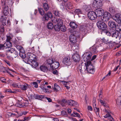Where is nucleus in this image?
<instances>
[{"mask_svg": "<svg viewBox=\"0 0 121 121\" xmlns=\"http://www.w3.org/2000/svg\"><path fill=\"white\" fill-rule=\"evenodd\" d=\"M56 23L58 25L61 26L63 25L62 21L60 18L57 19Z\"/></svg>", "mask_w": 121, "mask_h": 121, "instance_id": "c85d7f7f", "label": "nucleus"}, {"mask_svg": "<svg viewBox=\"0 0 121 121\" xmlns=\"http://www.w3.org/2000/svg\"><path fill=\"white\" fill-rule=\"evenodd\" d=\"M33 85L34 86L35 88H37L38 86L37 83L36 82H34L33 83Z\"/></svg>", "mask_w": 121, "mask_h": 121, "instance_id": "5fc2aeb1", "label": "nucleus"}, {"mask_svg": "<svg viewBox=\"0 0 121 121\" xmlns=\"http://www.w3.org/2000/svg\"><path fill=\"white\" fill-rule=\"evenodd\" d=\"M3 26H4L3 25L2 26H0V29L1 31L2 32H4V27Z\"/></svg>", "mask_w": 121, "mask_h": 121, "instance_id": "e2e57ef3", "label": "nucleus"}, {"mask_svg": "<svg viewBox=\"0 0 121 121\" xmlns=\"http://www.w3.org/2000/svg\"><path fill=\"white\" fill-rule=\"evenodd\" d=\"M94 12L97 17H101L104 13V10L102 8H97Z\"/></svg>", "mask_w": 121, "mask_h": 121, "instance_id": "423d86ee", "label": "nucleus"}, {"mask_svg": "<svg viewBox=\"0 0 121 121\" xmlns=\"http://www.w3.org/2000/svg\"><path fill=\"white\" fill-rule=\"evenodd\" d=\"M54 26L52 23L51 22H49L48 25V29H52L53 27Z\"/></svg>", "mask_w": 121, "mask_h": 121, "instance_id": "473e14b6", "label": "nucleus"}, {"mask_svg": "<svg viewBox=\"0 0 121 121\" xmlns=\"http://www.w3.org/2000/svg\"><path fill=\"white\" fill-rule=\"evenodd\" d=\"M66 103H67V101L65 99H62L60 102V104L62 106H64Z\"/></svg>", "mask_w": 121, "mask_h": 121, "instance_id": "7c9ffc66", "label": "nucleus"}, {"mask_svg": "<svg viewBox=\"0 0 121 121\" xmlns=\"http://www.w3.org/2000/svg\"><path fill=\"white\" fill-rule=\"evenodd\" d=\"M92 54L90 52L85 53L83 55L82 58L83 60L86 61L85 63L84 67L83 66H79L78 69L81 73L84 71L85 73H89L93 74L95 71V67L91 62V58Z\"/></svg>", "mask_w": 121, "mask_h": 121, "instance_id": "f257e3e1", "label": "nucleus"}, {"mask_svg": "<svg viewBox=\"0 0 121 121\" xmlns=\"http://www.w3.org/2000/svg\"><path fill=\"white\" fill-rule=\"evenodd\" d=\"M0 21L2 22V24L3 26L6 25V20L3 17V16H2L0 18Z\"/></svg>", "mask_w": 121, "mask_h": 121, "instance_id": "bb28decb", "label": "nucleus"}, {"mask_svg": "<svg viewBox=\"0 0 121 121\" xmlns=\"http://www.w3.org/2000/svg\"><path fill=\"white\" fill-rule=\"evenodd\" d=\"M108 39H107L106 38H104L102 39H101L100 40V41L103 43H107V42H108Z\"/></svg>", "mask_w": 121, "mask_h": 121, "instance_id": "de8ad7c7", "label": "nucleus"}, {"mask_svg": "<svg viewBox=\"0 0 121 121\" xmlns=\"http://www.w3.org/2000/svg\"><path fill=\"white\" fill-rule=\"evenodd\" d=\"M70 58L69 56L65 57L63 59V62L65 65H69L71 64L70 61Z\"/></svg>", "mask_w": 121, "mask_h": 121, "instance_id": "f8f14e48", "label": "nucleus"}, {"mask_svg": "<svg viewBox=\"0 0 121 121\" xmlns=\"http://www.w3.org/2000/svg\"><path fill=\"white\" fill-rule=\"evenodd\" d=\"M111 116V114L109 112L108 113H107L106 115L104 117L105 118H107L108 117L109 118L110 116Z\"/></svg>", "mask_w": 121, "mask_h": 121, "instance_id": "6e6d98bb", "label": "nucleus"}, {"mask_svg": "<svg viewBox=\"0 0 121 121\" xmlns=\"http://www.w3.org/2000/svg\"><path fill=\"white\" fill-rule=\"evenodd\" d=\"M14 51V49L13 48H10L7 51V53H6V55L9 53H10L11 54L13 53Z\"/></svg>", "mask_w": 121, "mask_h": 121, "instance_id": "2f4dec72", "label": "nucleus"}, {"mask_svg": "<svg viewBox=\"0 0 121 121\" xmlns=\"http://www.w3.org/2000/svg\"><path fill=\"white\" fill-rule=\"evenodd\" d=\"M19 55L20 57L22 58L25 59L26 57L25 53L19 52Z\"/></svg>", "mask_w": 121, "mask_h": 121, "instance_id": "c03bdc74", "label": "nucleus"}, {"mask_svg": "<svg viewBox=\"0 0 121 121\" xmlns=\"http://www.w3.org/2000/svg\"><path fill=\"white\" fill-rule=\"evenodd\" d=\"M73 49H78V44H74L73 45Z\"/></svg>", "mask_w": 121, "mask_h": 121, "instance_id": "bf43d9fd", "label": "nucleus"}, {"mask_svg": "<svg viewBox=\"0 0 121 121\" xmlns=\"http://www.w3.org/2000/svg\"><path fill=\"white\" fill-rule=\"evenodd\" d=\"M60 26L58 25L57 24L55 25L54 27L55 30L57 31H59L60 30Z\"/></svg>", "mask_w": 121, "mask_h": 121, "instance_id": "ea45409f", "label": "nucleus"}, {"mask_svg": "<svg viewBox=\"0 0 121 121\" xmlns=\"http://www.w3.org/2000/svg\"><path fill=\"white\" fill-rule=\"evenodd\" d=\"M7 39H6L7 41H10L12 39V37L10 36V35H7L6 36Z\"/></svg>", "mask_w": 121, "mask_h": 121, "instance_id": "864d4df0", "label": "nucleus"}, {"mask_svg": "<svg viewBox=\"0 0 121 121\" xmlns=\"http://www.w3.org/2000/svg\"><path fill=\"white\" fill-rule=\"evenodd\" d=\"M33 97L35 99H38L40 100H41L43 98V96L42 95H39L36 94H34L33 96Z\"/></svg>", "mask_w": 121, "mask_h": 121, "instance_id": "a878e982", "label": "nucleus"}, {"mask_svg": "<svg viewBox=\"0 0 121 121\" xmlns=\"http://www.w3.org/2000/svg\"><path fill=\"white\" fill-rule=\"evenodd\" d=\"M4 61L6 64H7L9 66H10V62L6 60H4Z\"/></svg>", "mask_w": 121, "mask_h": 121, "instance_id": "69168bd1", "label": "nucleus"}, {"mask_svg": "<svg viewBox=\"0 0 121 121\" xmlns=\"http://www.w3.org/2000/svg\"><path fill=\"white\" fill-rule=\"evenodd\" d=\"M75 14H82V11L79 9H76L74 11Z\"/></svg>", "mask_w": 121, "mask_h": 121, "instance_id": "e433bc0d", "label": "nucleus"}, {"mask_svg": "<svg viewBox=\"0 0 121 121\" xmlns=\"http://www.w3.org/2000/svg\"><path fill=\"white\" fill-rule=\"evenodd\" d=\"M112 19L116 22L118 23H121V15L119 13H117L113 16Z\"/></svg>", "mask_w": 121, "mask_h": 121, "instance_id": "6e6552de", "label": "nucleus"}, {"mask_svg": "<svg viewBox=\"0 0 121 121\" xmlns=\"http://www.w3.org/2000/svg\"><path fill=\"white\" fill-rule=\"evenodd\" d=\"M112 29L110 30V31H106V35L108 36H111V33L112 32Z\"/></svg>", "mask_w": 121, "mask_h": 121, "instance_id": "3c124183", "label": "nucleus"}, {"mask_svg": "<svg viewBox=\"0 0 121 121\" xmlns=\"http://www.w3.org/2000/svg\"><path fill=\"white\" fill-rule=\"evenodd\" d=\"M22 90L25 91L28 88H30L31 86L26 83H25L23 85L20 86Z\"/></svg>", "mask_w": 121, "mask_h": 121, "instance_id": "6ab92c4d", "label": "nucleus"}, {"mask_svg": "<svg viewBox=\"0 0 121 121\" xmlns=\"http://www.w3.org/2000/svg\"><path fill=\"white\" fill-rule=\"evenodd\" d=\"M12 41L13 43L15 45L18 44V41L15 38H13L12 39Z\"/></svg>", "mask_w": 121, "mask_h": 121, "instance_id": "49530a36", "label": "nucleus"}, {"mask_svg": "<svg viewBox=\"0 0 121 121\" xmlns=\"http://www.w3.org/2000/svg\"><path fill=\"white\" fill-rule=\"evenodd\" d=\"M69 24L70 27L73 29H75L77 27V25L75 22H70Z\"/></svg>", "mask_w": 121, "mask_h": 121, "instance_id": "5701e85b", "label": "nucleus"}, {"mask_svg": "<svg viewBox=\"0 0 121 121\" xmlns=\"http://www.w3.org/2000/svg\"><path fill=\"white\" fill-rule=\"evenodd\" d=\"M116 102L117 104H121V96L116 99Z\"/></svg>", "mask_w": 121, "mask_h": 121, "instance_id": "58836bf2", "label": "nucleus"}, {"mask_svg": "<svg viewBox=\"0 0 121 121\" xmlns=\"http://www.w3.org/2000/svg\"><path fill=\"white\" fill-rule=\"evenodd\" d=\"M73 113L74 114H71V116H72L77 117L79 118L80 117V115L78 113L74 112H73Z\"/></svg>", "mask_w": 121, "mask_h": 121, "instance_id": "37998d69", "label": "nucleus"}, {"mask_svg": "<svg viewBox=\"0 0 121 121\" xmlns=\"http://www.w3.org/2000/svg\"><path fill=\"white\" fill-rule=\"evenodd\" d=\"M116 30L117 31H121V24H119L116 26Z\"/></svg>", "mask_w": 121, "mask_h": 121, "instance_id": "72a5a7b5", "label": "nucleus"}, {"mask_svg": "<svg viewBox=\"0 0 121 121\" xmlns=\"http://www.w3.org/2000/svg\"><path fill=\"white\" fill-rule=\"evenodd\" d=\"M54 13L55 15L57 17H60V13L58 10H54Z\"/></svg>", "mask_w": 121, "mask_h": 121, "instance_id": "c9c22d12", "label": "nucleus"}, {"mask_svg": "<svg viewBox=\"0 0 121 121\" xmlns=\"http://www.w3.org/2000/svg\"><path fill=\"white\" fill-rule=\"evenodd\" d=\"M91 8L90 5H85L84 6L83 9L86 11H87L89 10Z\"/></svg>", "mask_w": 121, "mask_h": 121, "instance_id": "c756f323", "label": "nucleus"}, {"mask_svg": "<svg viewBox=\"0 0 121 121\" xmlns=\"http://www.w3.org/2000/svg\"><path fill=\"white\" fill-rule=\"evenodd\" d=\"M109 119L110 121H114L113 118L112 117L111 115V116H110L109 117Z\"/></svg>", "mask_w": 121, "mask_h": 121, "instance_id": "774afa93", "label": "nucleus"}, {"mask_svg": "<svg viewBox=\"0 0 121 121\" xmlns=\"http://www.w3.org/2000/svg\"><path fill=\"white\" fill-rule=\"evenodd\" d=\"M112 32L111 33V36L112 37H115L116 39L118 37V32L117 30L112 29Z\"/></svg>", "mask_w": 121, "mask_h": 121, "instance_id": "dca6fc26", "label": "nucleus"}, {"mask_svg": "<svg viewBox=\"0 0 121 121\" xmlns=\"http://www.w3.org/2000/svg\"><path fill=\"white\" fill-rule=\"evenodd\" d=\"M38 10L41 16H43L44 15V16L43 17V18L45 19V20H48L49 18H51L52 17V13L50 11H49L46 13H45L44 11L42 8H38Z\"/></svg>", "mask_w": 121, "mask_h": 121, "instance_id": "f03ea898", "label": "nucleus"}, {"mask_svg": "<svg viewBox=\"0 0 121 121\" xmlns=\"http://www.w3.org/2000/svg\"><path fill=\"white\" fill-rule=\"evenodd\" d=\"M87 16L91 20L95 19L97 18L95 13L94 11H90L88 12Z\"/></svg>", "mask_w": 121, "mask_h": 121, "instance_id": "0eeeda50", "label": "nucleus"}, {"mask_svg": "<svg viewBox=\"0 0 121 121\" xmlns=\"http://www.w3.org/2000/svg\"><path fill=\"white\" fill-rule=\"evenodd\" d=\"M69 39L72 43H75L77 41L76 36L74 34H71L69 36Z\"/></svg>", "mask_w": 121, "mask_h": 121, "instance_id": "ddd939ff", "label": "nucleus"}, {"mask_svg": "<svg viewBox=\"0 0 121 121\" xmlns=\"http://www.w3.org/2000/svg\"><path fill=\"white\" fill-rule=\"evenodd\" d=\"M110 14L108 12L106 11L104 12L101 16V19L104 22H106L108 21L109 19V16Z\"/></svg>", "mask_w": 121, "mask_h": 121, "instance_id": "20e7f679", "label": "nucleus"}, {"mask_svg": "<svg viewBox=\"0 0 121 121\" xmlns=\"http://www.w3.org/2000/svg\"><path fill=\"white\" fill-rule=\"evenodd\" d=\"M67 104L71 106H74L77 107L78 106V103L72 100H68Z\"/></svg>", "mask_w": 121, "mask_h": 121, "instance_id": "9b49d317", "label": "nucleus"}, {"mask_svg": "<svg viewBox=\"0 0 121 121\" xmlns=\"http://www.w3.org/2000/svg\"><path fill=\"white\" fill-rule=\"evenodd\" d=\"M28 64H30L34 68H36L38 65V64L36 61L34 60H31V61L28 62Z\"/></svg>", "mask_w": 121, "mask_h": 121, "instance_id": "2eb2a0df", "label": "nucleus"}, {"mask_svg": "<svg viewBox=\"0 0 121 121\" xmlns=\"http://www.w3.org/2000/svg\"><path fill=\"white\" fill-rule=\"evenodd\" d=\"M108 25L110 27L112 28L115 29L117 25L114 22L110 21L108 23Z\"/></svg>", "mask_w": 121, "mask_h": 121, "instance_id": "aec40b11", "label": "nucleus"}, {"mask_svg": "<svg viewBox=\"0 0 121 121\" xmlns=\"http://www.w3.org/2000/svg\"><path fill=\"white\" fill-rule=\"evenodd\" d=\"M19 51V52L25 53V51L24 50V48L22 47Z\"/></svg>", "mask_w": 121, "mask_h": 121, "instance_id": "0e129e2a", "label": "nucleus"}, {"mask_svg": "<svg viewBox=\"0 0 121 121\" xmlns=\"http://www.w3.org/2000/svg\"><path fill=\"white\" fill-rule=\"evenodd\" d=\"M60 65L59 62L57 61L53 62V63L50 66L51 69H55L58 67Z\"/></svg>", "mask_w": 121, "mask_h": 121, "instance_id": "4468645a", "label": "nucleus"}, {"mask_svg": "<svg viewBox=\"0 0 121 121\" xmlns=\"http://www.w3.org/2000/svg\"><path fill=\"white\" fill-rule=\"evenodd\" d=\"M6 47L3 44H0V50H4Z\"/></svg>", "mask_w": 121, "mask_h": 121, "instance_id": "8fccbe9b", "label": "nucleus"}, {"mask_svg": "<svg viewBox=\"0 0 121 121\" xmlns=\"http://www.w3.org/2000/svg\"><path fill=\"white\" fill-rule=\"evenodd\" d=\"M109 11L112 13L114 14L115 12V8L113 7H110L109 8Z\"/></svg>", "mask_w": 121, "mask_h": 121, "instance_id": "a19ab883", "label": "nucleus"}, {"mask_svg": "<svg viewBox=\"0 0 121 121\" xmlns=\"http://www.w3.org/2000/svg\"><path fill=\"white\" fill-rule=\"evenodd\" d=\"M15 32L16 33H19L20 31V29L18 27H17L15 29Z\"/></svg>", "mask_w": 121, "mask_h": 121, "instance_id": "680f3d73", "label": "nucleus"}, {"mask_svg": "<svg viewBox=\"0 0 121 121\" xmlns=\"http://www.w3.org/2000/svg\"><path fill=\"white\" fill-rule=\"evenodd\" d=\"M98 28L103 30H106L107 29L106 25L105 22L102 21H99L97 23Z\"/></svg>", "mask_w": 121, "mask_h": 121, "instance_id": "7ed1b4c3", "label": "nucleus"}, {"mask_svg": "<svg viewBox=\"0 0 121 121\" xmlns=\"http://www.w3.org/2000/svg\"><path fill=\"white\" fill-rule=\"evenodd\" d=\"M43 7L45 11L48 10L49 6L48 4L46 3H44L43 4Z\"/></svg>", "mask_w": 121, "mask_h": 121, "instance_id": "b1692460", "label": "nucleus"}, {"mask_svg": "<svg viewBox=\"0 0 121 121\" xmlns=\"http://www.w3.org/2000/svg\"><path fill=\"white\" fill-rule=\"evenodd\" d=\"M40 70L44 72H46L48 71V69L47 67L45 66H41L40 67Z\"/></svg>", "mask_w": 121, "mask_h": 121, "instance_id": "393cba45", "label": "nucleus"}, {"mask_svg": "<svg viewBox=\"0 0 121 121\" xmlns=\"http://www.w3.org/2000/svg\"><path fill=\"white\" fill-rule=\"evenodd\" d=\"M72 58L73 60L75 62H78L80 60V56L79 55L77 54H73Z\"/></svg>", "mask_w": 121, "mask_h": 121, "instance_id": "a211bd4d", "label": "nucleus"}, {"mask_svg": "<svg viewBox=\"0 0 121 121\" xmlns=\"http://www.w3.org/2000/svg\"><path fill=\"white\" fill-rule=\"evenodd\" d=\"M47 62L48 64L51 65L54 62L53 59L51 58H50L47 60Z\"/></svg>", "mask_w": 121, "mask_h": 121, "instance_id": "f704fd0d", "label": "nucleus"}, {"mask_svg": "<svg viewBox=\"0 0 121 121\" xmlns=\"http://www.w3.org/2000/svg\"><path fill=\"white\" fill-rule=\"evenodd\" d=\"M35 57V55L32 53H29L27 54V56L25 59V62L27 63H28V61L33 60Z\"/></svg>", "mask_w": 121, "mask_h": 121, "instance_id": "39448f33", "label": "nucleus"}, {"mask_svg": "<svg viewBox=\"0 0 121 121\" xmlns=\"http://www.w3.org/2000/svg\"><path fill=\"white\" fill-rule=\"evenodd\" d=\"M16 47L17 48L19 51L21 48H22V47L21 46H19L17 45H16Z\"/></svg>", "mask_w": 121, "mask_h": 121, "instance_id": "052dcab7", "label": "nucleus"}, {"mask_svg": "<svg viewBox=\"0 0 121 121\" xmlns=\"http://www.w3.org/2000/svg\"><path fill=\"white\" fill-rule=\"evenodd\" d=\"M93 101L94 102V101ZM95 101H94V102H93L94 103L93 104V107L94 110H95V112H96V114H97V113L98 115H99V108H97L96 107V104L95 103Z\"/></svg>", "mask_w": 121, "mask_h": 121, "instance_id": "4be33fe9", "label": "nucleus"}, {"mask_svg": "<svg viewBox=\"0 0 121 121\" xmlns=\"http://www.w3.org/2000/svg\"><path fill=\"white\" fill-rule=\"evenodd\" d=\"M80 31L84 32L85 34H86L88 32L89 29L88 27L85 25H81L80 26Z\"/></svg>", "mask_w": 121, "mask_h": 121, "instance_id": "9d476101", "label": "nucleus"}, {"mask_svg": "<svg viewBox=\"0 0 121 121\" xmlns=\"http://www.w3.org/2000/svg\"><path fill=\"white\" fill-rule=\"evenodd\" d=\"M65 5L67 10L72 9L74 7L73 4L70 2L66 3Z\"/></svg>", "mask_w": 121, "mask_h": 121, "instance_id": "f3484780", "label": "nucleus"}, {"mask_svg": "<svg viewBox=\"0 0 121 121\" xmlns=\"http://www.w3.org/2000/svg\"><path fill=\"white\" fill-rule=\"evenodd\" d=\"M12 86L15 87H19V85H18L17 84L13 83L12 84Z\"/></svg>", "mask_w": 121, "mask_h": 121, "instance_id": "13d9d810", "label": "nucleus"}, {"mask_svg": "<svg viewBox=\"0 0 121 121\" xmlns=\"http://www.w3.org/2000/svg\"><path fill=\"white\" fill-rule=\"evenodd\" d=\"M18 54V52L14 50L13 54V56L15 58L17 56Z\"/></svg>", "mask_w": 121, "mask_h": 121, "instance_id": "603ef678", "label": "nucleus"}, {"mask_svg": "<svg viewBox=\"0 0 121 121\" xmlns=\"http://www.w3.org/2000/svg\"><path fill=\"white\" fill-rule=\"evenodd\" d=\"M96 5L97 8H102L103 5V2L101 0H98L97 1Z\"/></svg>", "mask_w": 121, "mask_h": 121, "instance_id": "412c9836", "label": "nucleus"}, {"mask_svg": "<svg viewBox=\"0 0 121 121\" xmlns=\"http://www.w3.org/2000/svg\"><path fill=\"white\" fill-rule=\"evenodd\" d=\"M90 50L92 52L95 54L97 53L98 52L97 48L95 46H94L91 47L90 48Z\"/></svg>", "mask_w": 121, "mask_h": 121, "instance_id": "cd10ccee", "label": "nucleus"}, {"mask_svg": "<svg viewBox=\"0 0 121 121\" xmlns=\"http://www.w3.org/2000/svg\"><path fill=\"white\" fill-rule=\"evenodd\" d=\"M57 19L55 18H54L53 19H52V22L54 23H56L57 22Z\"/></svg>", "mask_w": 121, "mask_h": 121, "instance_id": "338daca9", "label": "nucleus"}, {"mask_svg": "<svg viewBox=\"0 0 121 121\" xmlns=\"http://www.w3.org/2000/svg\"><path fill=\"white\" fill-rule=\"evenodd\" d=\"M60 89V87L59 86L57 85L56 84H54V91H58L59 90V89Z\"/></svg>", "mask_w": 121, "mask_h": 121, "instance_id": "4c0bfd02", "label": "nucleus"}, {"mask_svg": "<svg viewBox=\"0 0 121 121\" xmlns=\"http://www.w3.org/2000/svg\"><path fill=\"white\" fill-rule=\"evenodd\" d=\"M0 80L3 82L6 83V82L5 81V79L4 77H1L0 78Z\"/></svg>", "mask_w": 121, "mask_h": 121, "instance_id": "4d7b16f0", "label": "nucleus"}, {"mask_svg": "<svg viewBox=\"0 0 121 121\" xmlns=\"http://www.w3.org/2000/svg\"><path fill=\"white\" fill-rule=\"evenodd\" d=\"M5 43L7 48H10L12 46V44L10 41H7Z\"/></svg>", "mask_w": 121, "mask_h": 121, "instance_id": "79ce46f5", "label": "nucleus"}, {"mask_svg": "<svg viewBox=\"0 0 121 121\" xmlns=\"http://www.w3.org/2000/svg\"><path fill=\"white\" fill-rule=\"evenodd\" d=\"M8 4L6 2H4V5L3 6V13L4 15L6 16L8 15L9 13V10L8 6L7 5Z\"/></svg>", "mask_w": 121, "mask_h": 121, "instance_id": "1a4fd4ad", "label": "nucleus"}, {"mask_svg": "<svg viewBox=\"0 0 121 121\" xmlns=\"http://www.w3.org/2000/svg\"><path fill=\"white\" fill-rule=\"evenodd\" d=\"M99 100L102 105L104 107H106L107 106V105L104 101L101 100V99H99Z\"/></svg>", "mask_w": 121, "mask_h": 121, "instance_id": "a18cd8bd", "label": "nucleus"}, {"mask_svg": "<svg viewBox=\"0 0 121 121\" xmlns=\"http://www.w3.org/2000/svg\"><path fill=\"white\" fill-rule=\"evenodd\" d=\"M60 30L63 32H65L66 30V28L62 25L60 26Z\"/></svg>", "mask_w": 121, "mask_h": 121, "instance_id": "09e8293b", "label": "nucleus"}]
</instances>
